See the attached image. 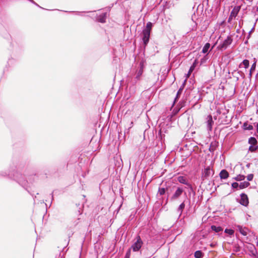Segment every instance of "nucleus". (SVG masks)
I'll list each match as a JSON object with an SVG mask.
<instances>
[{
  "label": "nucleus",
  "instance_id": "nucleus-1",
  "mask_svg": "<svg viewBox=\"0 0 258 258\" xmlns=\"http://www.w3.org/2000/svg\"><path fill=\"white\" fill-rule=\"evenodd\" d=\"M240 204L244 206H247L249 203L248 199L246 195L242 194L241 195Z\"/></svg>",
  "mask_w": 258,
  "mask_h": 258
},
{
  "label": "nucleus",
  "instance_id": "nucleus-2",
  "mask_svg": "<svg viewBox=\"0 0 258 258\" xmlns=\"http://www.w3.org/2000/svg\"><path fill=\"white\" fill-rule=\"evenodd\" d=\"M142 244V242L140 238L137 240V242L132 246V248H133L134 251H137L140 249L141 247Z\"/></svg>",
  "mask_w": 258,
  "mask_h": 258
},
{
  "label": "nucleus",
  "instance_id": "nucleus-3",
  "mask_svg": "<svg viewBox=\"0 0 258 258\" xmlns=\"http://www.w3.org/2000/svg\"><path fill=\"white\" fill-rule=\"evenodd\" d=\"M143 41L145 44H146L149 40L150 35V32H149L148 31H143Z\"/></svg>",
  "mask_w": 258,
  "mask_h": 258
},
{
  "label": "nucleus",
  "instance_id": "nucleus-4",
  "mask_svg": "<svg viewBox=\"0 0 258 258\" xmlns=\"http://www.w3.org/2000/svg\"><path fill=\"white\" fill-rule=\"evenodd\" d=\"M231 39L230 37H227L226 40H224V41L223 42V43L220 45L221 48H226L229 45H230L231 43Z\"/></svg>",
  "mask_w": 258,
  "mask_h": 258
},
{
  "label": "nucleus",
  "instance_id": "nucleus-5",
  "mask_svg": "<svg viewBox=\"0 0 258 258\" xmlns=\"http://www.w3.org/2000/svg\"><path fill=\"white\" fill-rule=\"evenodd\" d=\"M229 176V173L226 170H222L220 173V177L222 179H226Z\"/></svg>",
  "mask_w": 258,
  "mask_h": 258
},
{
  "label": "nucleus",
  "instance_id": "nucleus-6",
  "mask_svg": "<svg viewBox=\"0 0 258 258\" xmlns=\"http://www.w3.org/2000/svg\"><path fill=\"white\" fill-rule=\"evenodd\" d=\"M239 11V8H234L233 11L231 13V15L229 18L230 19H232L233 17H235L238 14V12Z\"/></svg>",
  "mask_w": 258,
  "mask_h": 258
},
{
  "label": "nucleus",
  "instance_id": "nucleus-7",
  "mask_svg": "<svg viewBox=\"0 0 258 258\" xmlns=\"http://www.w3.org/2000/svg\"><path fill=\"white\" fill-rule=\"evenodd\" d=\"M182 190L180 188H178L172 197L173 199L177 198L182 193Z\"/></svg>",
  "mask_w": 258,
  "mask_h": 258
},
{
  "label": "nucleus",
  "instance_id": "nucleus-8",
  "mask_svg": "<svg viewBox=\"0 0 258 258\" xmlns=\"http://www.w3.org/2000/svg\"><path fill=\"white\" fill-rule=\"evenodd\" d=\"M249 185V183L248 182H246V181L241 182L239 184L240 189H243V188H246V187H248Z\"/></svg>",
  "mask_w": 258,
  "mask_h": 258
},
{
  "label": "nucleus",
  "instance_id": "nucleus-9",
  "mask_svg": "<svg viewBox=\"0 0 258 258\" xmlns=\"http://www.w3.org/2000/svg\"><path fill=\"white\" fill-rule=\"evenodd\" d=\"M210 43H206L203 48L202 52L204 53H206L208 51V50L210 48Z\"/></svg>",
  "mask_w": 258,
  "mask_h": 258
},
{
  "label": "nucleus",
  "instance_id": "nucleus-10",
  "mask_svg": "<svg viewBox=\"0 0 258 258\" xmlns=\"http://www.w3.org/2000/svg\"><path fill=\"white\" fill-rule=\"evenodd\" d=\"M245 178V176L241 174L238 175L234 178V179L237 181H242Z\"/></svg>",
  "mask_w": 258,
  "mask_h": 258
},
{
  "label": "nucleus",
  "instance_id": "nucleus-11",
  "mask_svg": "<svg viewBox=\"0 0 258 258\" xmlns=\"http://www.w3.org/2000/svg\"><path fill=\"white\" fill-rule=\"evenodd\" d=\"M195 256L196 258H202L203 253L200 250L196 251L195 253Z\"/></svg>",
  "mask_w": 258,
  "mask_h": 258
},
{
  "label": "nucleus",
  "instance_id": "nucleus-12",
  "mask_svg": "<svg viewBox=\"0 0 258 258\" xmlns=\"http://www.w3.org/2000/svg\"><path fill=\"white\" fill-rule=\"evenodd\" d=\"M243 65L245 68H247L249 66V61L247 59H245L243 61L242 63L240 64V67Z\"/></svg>",
  "mask_w": 258,
  "mask_h": 258
},
{
  "label": "nucleus",
  "instance_id": "nucleus-13",
  "mask_svg": "<svg viewBox=\"0 0 258 258\" xmlns=\"http://www.w3.org/2000/svg\"><path fill=\"white\" fill-rule=\"evenodd\" d=\"M152 23L151 22H148L147 24L146 29L144 30L150 32L151 30V29H152Z\"/></svg>",
  "mask_w": 258,
  "mask_h": 258
},
{
  "label": "nucleus",
  "instance_id": "nucleus-14",
  "mask_svg": "<svg viewBox=\"0 0 258 258\" xmlns=\"http://www.w3.org/2000/svg\"><path fill=\"white\" fill-rule=\"evenodd\" d=\"M211 228L213 230L216 231V232L221 231L222 230L221 227H216V226H212Z\"/></svg>",
  "mask_w": 258,
  "mask_h": 258
},
{
  "label": "nucleus",
  "instance_id": "nucleus-15",
  "mask_svg": "<svg viewBox=\"0 0 258 258\" xmlns=\"http://www.w3.org/2000/svg\"><path fill=\"white\" fill-rule=\"evenodd\" d=\"M243 126L245 130H251L253 128V127L251 125L248 124L247 123H244Z\"/></svg>",
  "mask_w": 258,
  "mask_h": 258
},
{
  "label": "nucleus",
  "instance_id": "nucleus-16",
  "mask_svg": "<svg viewBox=\"0 0 258 258\" xmlns=\"http://www.w3.org/2000/svg\"><path fill=\"white\" fill-rule=\"evenodd\" d=\"M240 232L243 235H247V229L245 228H242L241 227H239Z\"/></svg>",
  "mask_w": 258,
  "mask_h": 258
},
{
  "label": "nucleus",
  "instance_id": "nucleus-17",
  "mask_svg": "<svg viewBox=\"0 0 258 258\" xmlns=\"http://www.w3.org/2000/svg\"><path fill=\"white\" fill-rule=\"evenodd\" d=\"M257 141L254 138H250L249 140V143L251 145H255Z\"/></svg>",
  "mask_w": 258,
  "mask_h": 258
},
{
  "label": "nucleus",
  "instance_id": "nucleus-18",
  "mask_svg": "<svg viewBox=\"0 0 258 258\" xmlns=\"http://www.w3.org/2000/svg\"><path fill=\"white\" fill-rule=\"evenodd\" d=\"M178 180L181 183H185V179L182 176L178 177Z\"/></svg>",
  "mask_w": 258,
  "mask_h": 258
},
{
  "label": "nucleus",
  "instance_id": "nucleus-19",
  "mask_svg": "<svg viewBox=\"0 0 258 258\" xmlns=\"http://www.w3.org/2000/svg\"><path fill=\"white\" fill-rule=\"evenodd\" d=\"M225 232L229 234V235H232L234 233V231L232 229H227L225 230Z\"/></svg>",
  "mask_w": 258,
  "mask_h": 258
},
{
  "label": "nucleus",
  "instance_id": "nucleus-20",
  "mask_svg": "<svg viewBox=\"0 0 258 258\" xmlns=\"http://www.w3.org/2000/svg\"><path fill=\"white\" fill-rule=\"evenodd\" d=\"M195 66H191L189 69V72H188V73L187 74V77H189V76L190 75V74L191 73V72L194 71V70L195 69Z\"/></svg>",
  "mask_w": 258,
  "mask_h": 258
},
{
  "label": "nucleus",
  "instance_id": "nucleus-21",
  "mask_svg": "<svg viewBox=\"0 0 258 258\" xmlns=\"http://www.w3.org/2000/svg\"><path fill=\"white\" fill-rule=\"evenodd\" d=\"M212 117L211 116H208V124L209 125H210V126L211 127V123H212Z\"/></svg>",
  "mask_w": 258,
  "mask_h": 258
},
{
  "label": "nucleus",
  "instance_id": "nucleus-22",
  "mask_svg": "<svg viewBox=\"0 0 258 258\" xmlns=\"http://www.w3.org/2000/svg\"><path fill=\"white\" fill-rule=\"evenodd\" d=\"M165 192V188H159V193L161 195H163Z\"/></svg>",
  "mask_w": 258,
  "mask_h": 258
},
{
  "label": "nucleus",
  "instance_id": "nucleus-23",
  "mask_svg": "<svg viewBox=\"0 0 258 258\" xmlns=\"http://www.w3.org/2000/svg\"><path fill=\"white\" fill-rule=\"evenodd\" d=\"M253 177V175L252 174H249V175H247V179L248 181H251V180H252Z\"/></svg>",
  "mask_w": 258,
  "mask_h": 258
},
{
  "label": "nucleus",
  "instance_id": "nucleus-24",
  "mask_svg": "<svg viewBox=\"0 0 258 258\" xmlns=\"http://www.w3.org/2000/svg\"><path fill=\"white\" fill-rule=\"evenodd\" d=\"M232 186L233 188H236L237 187H239V184L237 182H234L232 184Z\"/></svg>",
  "mask_w": 258,
  "mask_h": 258
},
{
  "label": "nucleus",
  "instance_id": "nucleus-25",
  "mask_svg": "<svg viewBox=\"0 0 258 258\" xmlns=\"http://www.w3.org/2000/svg\"><path fill=\"white\" fill-rule=\"evenodd\" d=\"M131 255V249H129L126 253L125 258H130Z\"/></svg>",
  "mask_w": 258,
  "mask_h": 258
},
{
  "label": "nucleus",
  "instance_id": "nucleus-26",
  "mask_svg": "<svg viewBox=\"0 0 258 258\" xmlns=\"http://www.w3.org/2000/svg\"><path fill=\"white\" fill-rule=\"evenodd\" d=\"M255 63H253L252 64V66H251V69H250V75H251V72L252 71L254 70H255Z\"/></svg>",
  "mask_w": 258,
  "mask_h": 258
},
{
  "label": "nucleus",
  "instance_id": "nucleus-27",
  "mask_svg": "<svg viewBox=\"0 0 258 258\" xmlns=\"http://www.w3.org/2000/svg\"><path fill=\"white\" fill-rule=\"evenodd\" d=\"M182 89L183 88H180L178 92H177V98L178 97V96L181 94V92L182 91Z\"/></svg>",
  "mask_w": 258,
  "mask_h": 258
},
{
  "label": "nucleus",
  "instance_id": "nucleus-28",
  "mask_svg": "<svg viewBox=\"0 0 258 258\" xmlns=\"http://www.w3.org/2000/svg\"><path fill=\"white\" fill-rule=\"evenodd\" d=\"M184 207V204L183 203H182L180 206H179V208L182 210V209H183Z\"/></svg>",
  "mask_w": 258,
  "mask_h": 258
},
{
  "label": "nucleus",
  "instance_id": "nucleus-29",
  "mask_svg": "<svg viewBox=\"0 0 258 258\" xmlns=\"http://www.w3.org/2000/svg\"><path fill=\"white\" fill-rule=\"evenodd\" d=\"M210 171V169L209 168H207L205 170V172H206V174H207V175H208V172Z\"/></svg>",
  "mask_w": 258,
  "mask_h": 258
},
{
  "label": "nucleus",
  "instance_id": "nucleus-30",
  "mask_svg": "<svg viewBox=\"0 0 258 258\" xmlns=\"http://www.w3.org/2000/svg\"><path fill=\"white\" fill-rule=\"evenodd\" d=\"M197 60H195L194 63H193V64L192 66H195V68L196 67V65H197Z\"/></svg>",
  "mask_w": 258,
  "mask_h": 258
},
{
  "label": "nucleus",
  "instance_id": "nucleus-31",
  "mask_svg": "<svg viewBox=\"0 0 258 258\" xmlns=\"http://www.w3.org/2000/svg\"><path fill=\"white\" fill-rule=\"evenodd\" d=\"M100 21L101 22L103 23V22H104V20L102 19H101V20H100Z\"/></svg>",
  "mask_w": 258,
  "mask_h": 258
},
{
  "label": "nucleus",
  "instance_id": "nucleus-32",
  "mask_svg": "<svg viewBox=\"0 0 258 258\" xmlns=\"http://www.w3.org/2000/svg\"><path fill=\"white\" fill-rule=\"evenodd\" d=\"M252 147H250L249 148V150L253 151V149H252Z\"/></svg>",
  "mask_w": 258,
  "mask_h": 258
},
{
  "label": "nucleus",
  "instance_id": "nucleus-33",
  "mask_svg": "<svg viewBox=\"0 0 258 258\" xmlns=\"http://www.w3.org/2000/svg\"><path fill=\"white\" fill-rule=\"evenodd\" d=\"M257 133H258V123H257Z\"/></svg>",
  "mask_w": 258,
  "mask_h": 258
},
{
  "label": "nucleus",
  "instance_id": "nucleus-34",
  "mask_svg": "<svg viewBox=\"0 0 258 258\" xmlns=\"http://www.w3.org/2000/svg\"><path fill=\"white\" fill-rule=\"evenodd\" d=\"M256 11L258 12V7L256 9Z\"/></svg>",
  "mask_w": 258,
  "mask_h": 258
}]
</instances>
